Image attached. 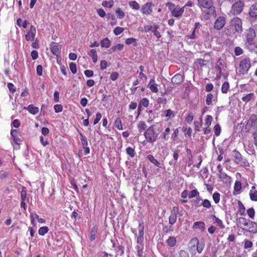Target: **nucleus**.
<instances>
[{
	"mask_svg": "<svg viewBox=\"0 0 257 257\" xmlns=\"http://www.w3.org/2000/svg\"><path fill=\"white\" fill-rule=\"evenodd\" d=\"M234 53L235 55L239 56L243 53V50L240 47H236L234 50Z\"/></svg>",
	"mask_w": 257,
	"mask_h": 257,
	"instance_id": "obj_58",
	"label": "nucleus"
},
{
	"mask_svg": "<svg viewBox=\"0 0 257 257\" xmlns=\"http://www.w3.org/2000/svg\"><path fill=\"white\" fill-rule=\"evenodd\" d=\"M252 246V242L249 240H245L244 241V248H250Z\"/></svg>",
	"mask_w": 257,
	"mask_h": 257,
	"instance_id": "obj_57",
	"label": "nucleus"
},
{
	"mask_svg": "<svg viewBox=\"0 0 257 257\" xmlns=\"http://www.w3.org/2000/svg\"><path fill=\"white\" fill-rule=\"evenodd\" d=\"M36 30L35 27L32 25L30 29L25 35L26 40L29 41H34L35 38Z\"/></svg>",
	"mask_w": 257,
	"mask_h": 257,
	"instance_id": "obj_11",
	"label": "nucleus"
},
{
	"mask_svg": "<svg viewBox=\"0 0 257 257\" xmlns=\"http://www.w3.org/2000/svg\"><path fill=\"white\" fill-rule=\"evenodd\" d=\"M246 126H250L253 132H257V115H252L248 120Z\"/></svg>",
	"mask_w": 257,
	"mask_h": 257,
	"instance_id": "obj_10",
	"label": "nucleus"
},
{
	"mask_svg": "<svg viewBox=\"0 0 257 257\" xmlns=\"http://www.w3.org/2000/svg\"><path fill=\"white\" fill-rule=\"evenodd\" d=\"M113 5L112 0L111 1H104L102 3V5L104 7H108L109 8H112Z\"/></svg>",
	"mask_w": 257,
	"mask_h": 257,
	"instance_id": "obj_48",
	"label": "nucleus"
},
{
	"mask_svg": "<svg viewBox=\"0 0 257 257\" xmlns=\"http://www.w3.org/2000/svg\"><path fill=\"white\" fill-rule=\"evenodd\" d=\"M158 28H159V26L157 25H155L153 28V30L152 31V32L154 33V35L157 38L159 39L161 37V35L160 32L158 31Z\"/></svg>",
	"mask_w": 257,
	"mask_h": 257,
	"instance_id": "obj_38",
	"label": "nucleus"
},
{
	"mask_svg": "<svg viewBox=\"0 0 257 257\" xmlns=\"http://www.w3.org/2000/svg\"><path fill=\"white\" fill-rule=\"evenodd\" d=\"M249 195L251 200L255 201H257V191H255L254 192H252V190H250Z\"/></svg>",
	"mask_w": 257,
	"mask_h": 257,
	"instance_id": "obj_44",
	"label": "nucleus"
},
{
	"mask_svg": "<svg viewBox=\"0 0 257 257\" xmlns=\"http://www.w3.org/2000/svg\"><path fill=\"white\" fill-rule=\"evenodd\" d=\"M244 3L242 1H238L232 6L231 12L234 15H238L243 11Z\"/></svg>",
	"mask_w": 257,
	"mask_h": 257,
	"instance_id": "obj_8",
	"label": "nucleus"
},
{
	"mask_svg": "<svg viewBox=\"0 0 257 257\" xmlns=\"http://www.w3.org/2000/svg\"><path fill=\"white\" fill-rule=\"evenodd\" d=\"M118 77V74L116 72H113L111 73L110 79L113 81L116 80Z\"/></svg>",
	"mask_w": 257,
	"mask_h": 257,
	"instance_id": "obj_64",
	"label": "nucleus"
},
{
	"mask_svg": "<svg viewBox=\"0 0 257 257\" xmlns=\"http://www.w3.org/2000/svg\"><path fill=\"white\" fill-rule=\"evenodd\" d=\"M25 109H27L30 113L33 114H36L39 112V108L35 106L33 104H30L27 108Z\"/></svg>",
	"mask_w": 257,
	"mask_h": 257,
	"instance_id": "obj_19",
	"label": "nucleus"
},
{
	"mask_svg": "<svg viewBox=\"0 0 257 257\" xmlns=\"http://www.w3.org/2000/svg\"><path fill=\"white\" fill-rule=\"evenodd\" d=\"M199 243V239L198 238L195 237L192 238L189 242L190 244L193 245V246H195V245L197 246V245Z\"/></svg>",
	"mask_w": 257,
	"mask_h": 257,
	"instance_id": "obj_52",
	"label": "nucleus"
},
{
	"mask_svg": "<svg viewBox=\"0 0 257 257\" xmlns=\"http://www.w3.org/2000/svg\"><path fill=\"white\" fill-rule=\"evenodd\" d=\"M213 96L211 93H209L207 94L205 101L206 103L208 105H211L212 103V100L213 99Z\"/></svg>",
	"mask_w": 257,
	"mask_h": 257,
	"instance_id": "obj_40",
	"label": "nucleus"
},
{
	"mask_svg": "<svg viewBox=\"0 0 257 257\" xmlns=\"http://www.w3.org/2000/svg\"><path fill=\"white\" fill-rule=\"evenodd\" d=\"M213 199L215 203H218L220 200V194L217 192L214 193L212 196Z\"/></svg>",
	"mask_w": 257,
	"mask_h": 257,
	"instance_id": "obj_45",
	"label": "nucleus"
},
{
	"mask_svg": "<svg viewBox=\"0 0 257 257\" xmlns=\"http://www.w3.org/2000/svg\"><path fill=\"white\" fill-rule=\"evenodd\" d=\"M49 231L47 226H43L39 228L38 232L40 235H44Z\"/></svg>",
	"mask_w": 257,
	"mask_h": 257,
	"instance_id": "obj_31",
	"label": "nucleus"
},
{
	"mask_svg": "<svg viewBox=\"0 0 257 257\" xmlns=\"http://www.w3.org/2000/svg\"><path fill=\"white\" fill-rule=\"evenodd\" d=\"M213 131L215 133V135L216 136H219L221 133V127L219 124H216L214 128Z\"/></svg>",
	"mask_w": 257,
	"mask_h": 257,
	"instance_id": "obj_36",
	"label": "nucleus"
},
{
	"mask_svg": "<svg viewBox=\"0 0 257 257\" xmlns=\"http://www.w3.org/2000/svg\"><path fill=\"white\" fill-rule=\"evenodd\" d=\"M101 118V114L100 112H97L96 114V117L93 121V124L95 125L97 124Z\"/></svg>",
	"mask_w": 257,
	"mask_h": 257,
	"instance_id": "obj_62",
	"label": "nucleus"
},
{
	"mask_svg": "<svg viewBox=\"0 0 257 257\" xmlns=\"http://www.w3.org/2000/svg\"><path fill=\"white\" fill-rule=\"evenodd\" d=\"M154 5L151 3H147L143 5L141 9V12L143 14L148 15L152 13V7Z\"/></svg>",
	"mask_w": 257,
	"mask_h": 257,
	"instance_id": "obj_14",
	"label": "nucleus"
},
{
	"mask_svg": "<svg viewBox=\"0 0 257 257\" xmlns=\"http://www.w3.org/2000/svg\"><path fill=\"white\" fill-rule=\"evenodd\" d=\"M202 199L200 198H196V200H194V205L196 207H199L202 205Z\"/></svg>",
	"mask_w": 257,
	"mask_h": 257,
	"instance_id": "obj_60",
	"label": "nucleus"
},
{
	"mask_svg": "<svg viewBox=\"0 0 257 257\" xmlns=\"http://www.w3.org/2000/svg\"><path fill=\"white\" fill-rule=\"evenodd\" d=\"M70 69L73 74H75L77 72V68L75 63L71 62L69 64Z\"/></svg>",
	"mask_w": 257,
	"mask_h": 257,
	"instance_id": "obj_49",
	"label": "nucleus"
},
{
	"mask_svg": "<svg viewBox=\"0 0 257 257\" xmlns=\"http://www.w3.org/2000/svg\"><path fill=\"white\" fill-rule=\"evenodd\" d=\"M255 97V94L251 92L243 96L241 99L243 102L247 103L252 99H254Z\"/></svg>",
	"mask_w": 257,
	"mask_h": 257,
	"instance_id": "obj_20",
	"label": "nucleus"
},
{
	"mask_svg": "<svg viewBox=\"0 0 257 257\" xmlns=\"http://www.w3.org/2000/svg\"><path fill=\"white\" fill-rule=\"evenodd\" d=\"M247 213L248 216L251 218H253L255 212L253 208H250L247 210Z\"/></svg>",
	"mask_w": 257,
	"mask_h": 257,
	"instance_id": "obj_50",
	"label": "nucleus"
},
{
	"mask_svg": "<svg viewBox=\"0 0 257 257\" xmlns=\"http://www.w3.org/2000/svg\"><path fill=\"white\" fill-rule=\"evenodd\" d=\"M238 225L243 230L250 232H257V224L255 222L251 221L244 217H239L237 219Z\"/></svg>",
	"mask_w": 257,
	"mask_h": 257,
	"instance_id": "obj_1",
	"label": "nucleus"
},
{
	"mask_svg": "<svg viewBox=\"0 0 257 257\" xmlns=\"http://www.w3.org/2000/svg\"><path fill=\"white\" fill-rule=\"evenodd\" d=\"M54 109L55 110V112H60L63 110V106L61 104H56L54 106Z\"/></svg>",
	"mask_w": 257,
	"mask_h": 257,
	"instance_id": "obj_53",
	"label": "nucleus"
},
{
	"mask_svg": "<svg viewBox=\"0 0 257 257\" xmlns=\"http://www.w3.org/2000/svg\"><path fill=\"white\" fill-rule=\"evenodd\" d=\"M229 26L230 29L236 33H241L242 32V21L238 17H235L231 20Z\"/></svg>",
	"mask_w": 257,
	"mask_h": 257,
	"instance_id": "obj_3",
	"label": "nucleus"
},
{
	"mask_svg": "<svg viewBox=\"0 0 257 257\" xmlns=\"http://www.w3.org/2000/svg\"><path fill=\"white\" fill-rule=\"evenodd\" d=\"M144 226L139 224V235L138 236L144 237Z\"/></svg>",
	"mask_w": 257,
	"mask_h": 257,
	"instance_id": "obj_56",
	"label": "nucleus"
},
{
	"mask_svg": "<svg viewBox=\"0 0 257 257\" xmlns=\"http://www.w3.org/2000/svg\"><path fill=\"white\" fill-rule=\"evenodd\" d=\"M212 217L214 219L213 221V223L216 224L220 228L223 229L225 227L224 225L223 224L221 220L219 219L215 215H212Z\"/></svg>",
	"mask_w": 257,
	"mask_h": 257,
	"instance_id": "obj_21",
	"label": "nucleus"
},
{
	"mask_svg": "<svg viewBox=\"0 0 257 257\" xmlns=\"http://www.w3.org/2000/svg\"><path fill=\"white\" fill-rule=\"evenodd\" d=\"M8 87L10 92L12 93H14L16 91V88L14 84L12 83H9L8 84Z\"/></svg>",
	"mask_w": 257,
	"mask_h": 257,
	"instance_id": "obj_61",
	"label": "nucleus"
},
{
	"mask_svg": "<svg viewBox=\"0 0 257 257\" xmlns=\"http://www.w3.org/2000/svg\"><path fill=\"white\" fill-rule=\"evenodd\" d=\"M124 30V28L119 27H116L113 30V33L115 35L120 34Z\"/></svg>",
	"mask_w": 257,
	"mask_h": 257,
	"instance_id": "obj_47",
	"label": "nucleus"
},
{
	"mask_svg": "<svg viewBox=\"0 0 257 257\" xmlns=\"http://www.w3.org/2000/svg\"><path fill=\"white\" fill-rule=\"evenodd\" d=\"M125 43L127 45L133 44L134 46H136L137 44L135 39L133 38H128L125 40Z\"/></svg>",
	"mask_w": 257,
	"mask_h": 257,
	"instance_id": "obj_42",
	"label": "nucleus"
},
{
	"mask_svg": "<svg viewBox=\"0 0 257 257\" xmlns=\"http://www.w3.org/2000/svg\"><path fill=\"white\" fill-rule=\"evenodd\" d=\"M255 36V32L253 29L249 28L247 30L245 35V44L248 45L254 44Z\"/></svg>",
	"mask_w": 257,
	"mask_h": 257,
	"instance_id": "obj_5",
	"label": "nucleus"
},
{
	"mask_svg": "<svg viewBox=\"0 0 257 257\" xmlns=\"http://www.w3.org/2000/svg\"><path fill=\"white\" fill-rule=\"evenodd\" d=\"M80 137V140L81 141L82 145L83 147H86L88 145V142L86 138L83 135V134L79 132V131H78Z\"/></svg>",
	"mask_w": 257,
	"mask_h": 257,
	"instance_id": "obj_26",
	"label": "nucleus"
},
{
	"mask_svg": "<svg viewBox=\"0 0 257 257\" xmlns=\"http://www.w3.org/2000/svg\"><path fill=\"white\" fill-rule=\"evenodd\" d=\"M229 87V83L227 81L224 82L221 87V91L223 93H227Z\"/></svg>",
	"mask_w": 257,
	"mask_h": 257,
	"instance_id": "obj_30",
	"label": "nucleus"
},
{
	"mask_svg": "<svg viewBox=\"0 0 257 257\" xmlns=\"http://www.w3.org/2000/svg\"><path fill=\"white\" fill-rule=\"evenodd\" d=\"M147 125L144 121H140L139 125L138 128L139 129V131L142 132V131H145L146 129Z\"/></svg>",
	"mask_w": 257,
	"mask_h": 257,
	"instance_id": "obj_41",
	"label": "nucleus"
},
{
	"mask_svg": "<svg viewBox=\"0 0 257 257\" xmlns=\"http://www.w3.org/2000/svg\"><path fill=\"white\" fill-rule=\"evenodd\" d=\"M249 15L251 18V21H254L257 20V2L250 7Z\"/></svg>",
	"mask_w": 257,
	"mask_h": 257,
	"instance_id": "obj_15",
	"label": "nucleus"
},
{
	"mask_svg": "<svg viewBox=\"0 0 257 257\" xmlns=\"http://www.w3.org/2000/svg\"><path fill=\"white\" fill-rule=\"evenodd\" d=\"M178 212V208L174 207L171 210V214L169 218V224L173 225L175 224L177 221V212Z\"/></svg>",
	"mask_w": 257,
	"mask_h": 257,
	"instance_id": "obj_12",
	"label": "nucleus"
},
{
	"mask_svg": "<svg viewBox=\"0 0 257 257\" xmlns=\"http://www.w3.org/2000/svg\"><path fill=\"white\" fill-rule=\"evenodd\" d=\"M147 158L152 163L155 165L157 167H160V163L157 160H156L153 155H148Z\"/></svg>",
	"mask_w": 257,
	"mask_h": 257,
	"instance_id": "obj_23",
	"label": "nucleus"
},
{
	"mask_svg": "<svg viewBox=\"0 0 257 257\" xmlns=\"http://www.w3.org/2000/svg\"><path fill=\"white\" fill-rule=\"evenodd\" d=\"M251 64L249 59L248 58H245L242 59L239 64V72L241 74H245L247 72L249 68L250 67Z\"/></svg>",
	"mask_w": 257,
	"mask_h": 257,
	"instance_id": "obj_7",
	"label": "nucleus"
},
{
	"mask_svg": "<svg viewBox=\"0 0 257 257\" xmlns=\"http://www.w3.org/2000/svg\"><path fill=\"white\" fill-rule=\"evenodd\" d=\"M197 2L200 7L209 10L212 14L215 12L212 0H197Z\"/></svg>",
	"mask_w": 257,
	"mask_h": 257,
	"instance_id": "obj_4",
	"label": "nucleus"
},
{
	"mask_svg": "<svg viewBox=\"0 0 257 257\" xmlns=\"http://www.w3.org/2000/svg\"><path fill=\"white\" fill-rule=\"evenodd\" d=\"M238 205L239 206V211L241 215H244L245 208L242 203L240 201L238 202Z\"/></svg>",
	"mask_w": 257,
	"mask_h": 257,
	"instance_id": "obj_55",
	"label": "nucleus"
},
{
	"mask_svg": "<svg viewBox=\"0 0 257 257\" xmlns=\"http://www.w3.org/2000/svg\"><path fill=\"white\" fill-rule=\"evenodd\" d=\"M183 76L180 74H177L172 77L171 81L174 84H179L183 81Z\"/></svg>",
	"mask_w": 257,
	"mask_h": 257,
	"instance_id": "obj_18",
	"label": "nucleus"
},
{
	"mask_svg": "<svg viewBox=\"0 0 257 257\" xmlns=\"http://www.w3.org/2000/svg\"><path fill=\"white\" fill-rule=\"evenodd\" d=\"M179 257H189V253L184 250H181L179 252Z\"/></svg>",
	"mask_w": 257,
	"mask_h": 257,
	"instance_id": "obj_59",
	"label": "nucleus"
},
{
	"mask_svg": "<svg viewBox=\"0 0 257 257\" xmlns=\"http://www.w3.org/2000/svg\"><path fill=\"white\" fill-rule=\"evenodd\" d=\"M115 126L118 130H122V126L121 124V121L120 118L118 117L116 119L114 122Z\"/></svg>",
	"mask_w": 257,
	"mask_h": 257,
	"instance_id": "obj_33",
	"label": "nucleus"
},
{
	"mask_svg": "<svg viewBox=\"0 0 257 257\" xmlns=\"http://www.w3.org/2000/svg\"><path fill=\"white\" fill-rule=\"evenodd\" d=\"M115 12L117 15V18L119 19H122L125 16V13L119 8H117L115 10Z\"/></svg>",
	"mask_w": 257,
	"mask_h": 257,
	"instance_id": "obj_28",
	"label": "nucleus"
},
{
	"mask_svg": "<svg viewBox=\"0 0 257 257\" xmlns=\"http://www.w3.org/2000/svg\"><path fill=\"white\" fill-rule=\"evenodd\" d=\"M199 192L196 189H194L190 192L188 194V197L189 198H192L193 197H197V196H199Z\"/></svg>",
	"mask_w": 257,
	"mask_h": 257,
	"instance_id": "obj_34",
	"label": "nucleus"
},
{
	"mask_svg": "<svg viewBox=\"0 0 257 257\" xmlns=\"http://www.w3.org/2000/svg\"><path fill=\"white\" fill-rule=\"evenodd\" d=\"M149 103V101L148 98H144L140 102L139 105V107H140L141 105H143L145 107L148 106Z\"/></svg>",
	"mask_w": 257,
	"mask_h": 257,
	"instance_id": "obj_35",
	"label": "nucleus"
},
{
	"mask_svg": "<svg viewBox=\"0 0 257 257\" xmlns=\"http://www.w3.org/2000/svg\"><path fill=\"white\" fill-rule=\"evenodd\" d=\"M202 205L206 208H209L211 207L210 202L208 199H204L202 201Z\"/></svg>",
	"mask_w": 257,
	"mask_h": 257,
	"instance_id": "obj_51",
	"label": "nucleus"
},
{
	"mask_svg": "<svg viewBox=\"0 0 257 257\" xmlns=\"http://www.w3.org/2000/svg\"><path fill=\"white\" fill-rule=\"evenodd\" d=\"M102 47L109 48L110 46V41L107 38L103 39L100 42Z\"/></svg>",
	"mask_w": 257,
	"mask_h": 257,
	"instance_id": "obj_24",
	"label": "nucleus"
},
{
	"mask_svg": "<svg viewBox=\"0 0 257 257\" xmlns=\"http://www.w3.org/2000/svg\"><path fill=\"white\" fill-rule=\"evenodd\" d=\"M84 74L87 77H91L93 76L94 73L92 70H86L84 71Z\"/></svg>",
	"mask_w": 257,
	"mask_h": 257,
	"instance_id": "obj_63",
	"label": "nucleus"
},
{
	"mask_svg": "<svg viewBox=\"0 0 257 257\" xmlns=\"http://www.w3.org/2000/svg\"><path fill=\"white\" fill-rule=\"evenodd\" d=\"M126 152L131 157L133 158L135 157L136 153L134 149L131 147H128L126 149Z\"/></svg>",
	"mask_w": 257,
	"mask_h": 257,
	"instance_id": "obj_32",
	"label": "nucleus"
},
{
	"mask_svg": "<svg viewBox=\"0 0 257 257\" xmlns=\"http://www.w3.org/2000/svg\"><path fill=\"white\" fill-rule=\"evenodd\" d=\"M50 49L52 53L57 56L60 54L61 45L53 42L50 45Z\"/></svg>",
	"mask_w": 257,
	"mask_h": 257,
	"instance_id": "obj_13",
	"label": "nucleus"
},
{
	"mask_svg": "<svg viewBox=\"0 0 257 257\" xmlns=\"http://www.w3.org/2000/svg\"><path fill=\"white\" fill-rule=\"evenodd\" d=\"M144 135L148 142L153 143L156 141L158 134L155 131L154 126L152 125L147 130Z\"/></svg>",
	"mask_w": 257,
	"mask_h": 257,
	"instance_id": "obj_2",
	"label": "nucleus"
},
{
	"mask_svg": "<svg viewBox=\"0 0 257 257\" xmlns=\"http://www.w3.org/2000/svg\"><path fill=\"white\" fill-rule=\"evenodd\" d=\"M21 199L23 201H25L27 197V190L25 187H23L21 192Z\"/></svg>",
	"mask_w": 257,
	"mask_h": 257,
	"instance_id": "obj_43",
	"label": "nucleus"
},
{
	"mask_svg": "<svg viewBox=\"0 0 257 257\" xmlns=\"http://www.w3.org/2000/svg\"><path fill=\"white\" fill-rule=\"evenodd\" d=\"M234 190L236 191H239L241 189V183L240 181H237L235 182L234 186Z\"/></svg>",
	"mask_w": 257,
	"mask_h": 257,
	"instance_id": "obj_54",
	"label": "nucleus"
},
{
	"mask_svg": "<svg viewBox=\"0 0 257 257\" xmlns=\"http://www.w3.org/2000/svg\"><path fill=\"white\" fill-rule=\"evenodd\" d=\"M193 228L194 229H199L201 232H203L205 229V224L204 222L202 221H198L194 222Z\"/></svg>",
	"mask_w": 257,
	"mask_h": 257,
	"instance_id": "obj_17",
	"label": "nucleus"
},
{
	"mask_svg": "<svg viewBox=\"0 0 257 257\" xmlns=\"http://www.w3.org/2000/svg\"><path fill=\"white\" fill-rule=\"evenodd\" d=\"M226 23V18L224 17H219L215 21L214 28L215 29L219 30L223 28Z\"/></svg>",
	"mask_w": 257,
	"mask_h": 257,
	"instance_id": "obj_9",
	"label": "nucleus"
},
{
	"mask_svg": "<svg viewBox=\"0 0 257 257\" xmlns=\"http://www.w3.org/2000/svg\"><path fill=\"white\" fill-rule=\"evenodd\" d=\"M212 119H213V118H212V116L211 115H207L206 116V118H205V125L206 126L209 127V126L211 124V122H212Z\"/></svg>",
	"mask_w": 257,
	"mask_h": 257,
	"instance_id": "obj_37",
	"label": "nucleus"
},
{
	"mask_svg": "<svg viewBox=\"0 0 257 257\" xmlns=\"http://www.w3.org/2000/svg\"><path fill=\"white\" fill-rule=\"evenodd\" d=\"M184 12V7L180 8L178 6L176 7L172 11V15L173 17L179 18L182 16Z\"/></svg>",
	"mask_w": 257,
	"mask_h": 257,
	"instance_id": "obj_16",
	"label": "nucleus"
},
{
	"mask_svg": "<svg viewBox=\"0 0 257 257\" xmlns=\"http://www.w3.org/2000/svg\"><path fill=\"white\" fill-rule=\"evenodd\" d=\"M234 161L236 164L240 166L246 165L247 163L246 159H244L241 154L236 150L233 151Z\"/></svg>",
	"mask_w": 257,
	"mask_h": 257,
	"instance_id": "obj_6",
	"label": "nucleus"
},
{
	"mask_svg": "<svg viewBox=\"0 0 257 257\" xmlns=\"http://www.w3.org/2000/svg\"><path fill=\"white\" fill-rule=\"evenodd\" d=\"M97 233V229L95 226L91 228V231L90 232L89 240L91 241H93L96 238V234Z\"/></svg>",
	"mask_w": 257,
	"mask_h": 257,
	"instance_id": "obj_25",
	"label": "nucleus"
},
{
	"mask_svg": "<svg viewBox=\"0 0 257 257\" xmlns=\"http://www.w3.org/2000/svg\"><path fill=\"white\" fill-rule=\"evenodd\" d=\"M204 245H205V244L204 242H199L197 245V252L199 253H200L202 252L203 249H204Z\"/></svg>",
	"mask_w": 257,
	"mask_h": 257,
	"instance_id": "obj_39",
	"label": "nucleus"
},
{
	"mask_svg": "<svg viewBox=\"0 0 257 257\" xmlns=\"http://www.w3.org/2000/svg\"><path fill=\"white\" fill-rule=\"evenodd\" d=\"M170 129L169 127H167L165 130V132L163 133V134H162L161 135V137H162V138L165 140V141H167L169 139V137L168 136L169 133H170Z\"/></svg>",
	"mask_w": 257,
	"mask_h": 257,
	"instance_id": "obj_29",
	"label": "nucleus"
},
{
	"mask_svg": "<svg viewBox=\"0 0 257 257\" xmlns=\"http://www.w3.org/2000/svg\"><path fill=\"white\" fill-rule=\"evenodd\" d=\"M129 6L133 9H134L136 10H138L140 8V5L137 2L135 1L130 2Z\"/></svg>",
	"mask_w": 257,
	"mask_h": 257,
	"instance_id": "obj_27",
	"label": "nucleus"
},
{
	"mask_svg": "<svg viewBox=\"0 0 257 257\" xmlns=\"http://www.w3.org/2000/svg\"><path fill=\"white\" fill-rule=\"evenodd\" d=\"M176 242V238L174 236H170L167 240V244L170 247L174 246Z\"/></svg>",
	"mask_w": 257,
	"mask_h": 257,
	"instance_id": "obj_22",
	"label": "nucleus"
},
{
	"mask_svg": "<svg viewBox=\"0 0 257 257\" xmlns=\"http://www.w3.org/2000/svg\"><path fill=\"white\" fill-rule=\"evenodd\" d=\"M148 87L153 92L156 93L158 91V84H154V85H148Z\"/></svg>",
	"mask_w": 257,
	"mask_h": 257,
	"instance_id": "obj_46",
	"label": "nucleus"
}]
</instances>
